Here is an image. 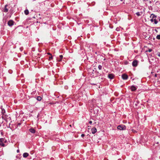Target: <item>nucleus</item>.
<instances>
[{"mask_svg": "<svg viewBox=\"0 0 160 160\" xmlns=\"http://www.w3.org/2000/svg\"><path fill=\"white\" fill-rule=\"evenodd\" d=\"M70 127H71V125H70Z\"/></svg>", "mask_w": 160, "mask_h": 160, "instance_id": "nucleus-30", "label": "nucleus"}, {"mask_svg": "<svg viewBox=\"0 0 160 160\" xmlns=\"http://www.w3.org/2000/svg\"><path fill=\"white\" fill-rule=\"evenodd\" d=\"M159 0V1H158V2H160V3L159 4H160V0Z\"/></svg>", "mask_w": 160, "mask_h": 160, "instance_id": "nucleus-29", "label": "nucleus"}, {"mask_svg": "<svg viewBox=\"0 0 160 160\" xmlns=\"http://www.w3.org/2000/svg\"><path fill=\"white\" fill-rule=\"evenodd\" d=\"M152 49H148V51L149 52H152Z\"/></svg>", "mask_w": 160, "mask_h": 160, "instance_id": "nucleus-21", "label": "nucleus"}, {"mask_svg": "<svg viewBox=\"0 0 160 160\" xmlns=\"http://www.w3.org/2000/svg\"><path fill=\"white\" fill-rule=\"evenodd\" d=\"M142 13V12H138L136 13V14L137 16H140Z\"/></svg>", "mask_w": 160, "mask_h": 160, "instance_id": "nucleus-15", "label": "nucleus"}, {"mask_svg": "<svg viewBox=\"0 0 160 160\" xmlns=\"http://www.w3.org/2000/svg\"><path fill=\"white\" fill-rule=\"evenodd\" d=\"M8 6V5H6L5 6L4 8V9L3 11L4 12H8V10L7 8V7Z\"/></svg>", "mask_w": 160, "mask_h": 160, "instance_id": "nucleus-11", "label": "nucleus"}, {"mask_svg": "<svg viewBox=\"0 0 160 160\" xmlns=\"http://www.w3.org/2000/svg\"><path fill=\"white\" fill-rule=\"evenodd\" d=\"M92 132V134H94L97 132V129L96 128L94 127L91 129Z\"/></svg>", "mask_w": 160, "mask_h": 160, "instance_id": "nucleus-7", "label": "nucleus"}, {"mask_svg": "<svg viewBox=\"0 0 160 160\" xmlns=\"http://www.w3.org/2000/svg\"><path fill=\"white\" fill-rule=\"evenodd\" d=\"M7 142V140L4 138H0V145L2 147L5 146L4 143Z\"/></svg>", "mask_w": 160, "mask_h": 160, "instance_id": "nucleus-2", "label": "nucleus"}, {"mask_svg": "<svg viewBox=\"0 0 160 160\" xmlns=\"http://www.w3.org/2000/svg\"><path fill=\"white\" fill-rule=\"evenodd\" d=\"M81 136L82 137H83L85 136V135L84 134H81Z\"/></svg>", "mask_w": 160, "mask_h": 160, "instance_id": "nucleus-22", "label": "nucleus"}, {"mask_svg": "<svg viewBox=\"0 0 160 160\" xmlns=\"http://www.w3.org/2000/svg\"><path fill=\"white\" fill-rule=\"evenodd\" d=\"M5 110L3 108H2V114H5Z\"/></svg>", "mask_w": 160, "mask_h": 160, "instance_id": "nucleus-16", "label": "nucleus"}, {"mask_svg": "<svg viewBox=\"0 0 160 160\" xmlns=\"http://www.w3.org/2000/svg\"><path fill=\"white\" fill-rule=\"evenodd\" d=\"M28 155V154L27 152H25L23 154V156L24 158H27Z\"/></svg>", "mask_w": 160, "mask_h": 160, "instance_id": "nucleus-12", "label": "nucleus"}, {"mask_svg": "<svg viewBox=\"0 0 160 160\" xmlns=\"http://www.w3.org/2000/svg\"><path fill=\"white\" fill-rule=\"evenodd\" d=\"M29 131L32 133H35V130L33 128H30L29 129Z\"/></svg>", "mask_w": 160, "mask_h": 160, "instance_id": "nucleus-13", "label": "nucleus"}, {"mask_svg": "<svg viewBox=\"0 0 160 160\" xmlns=\"http://www.w3.org/2000/svg\"><path fill=\"white\" fill-rule=\"evenodd\" d=\"M150 18H151L150 19V21L152 22H154V23L155 24H157L158 22V21L156 20V16L154 14H152L151 15V16H150Z\"/></svg>", "mask_w": 160, "mask_h": 160, "instance_id": "nucleus-1", "label": "nucleus"}, {"mask_svg": "<svg viewBox=\"0 0 160 160\" xmlns=\"http://www.w3.org/2000/svg\"><path fill=\"white\" fill-rule=\"evenodd\" d=\"M143 0L145 2H147V1H149V0Z\"/></svg>", "mask_w": 160, "mask_h": 160, "instance_id": "nucleus-26", "label": "nucleus"}, {"mask_svg": "<svg viewBox=\"0 0 160 160\" xmlns=\"http://www.w3.org/2000/svg\"><path fill=\"white\" fill-rule=\"evenodd\" d=\"M63 58V56L62 55H60L59 56V58H57V60L58 62H60L62 61V60Z\"/></svg>", "mask_w": 160, "mask_h": 160, "instance_id": "nucleus-6", "label": "nucleus"}, {"mask_svg": "<svg viewBox=\"0 0 160 160\" xmlns=\"http://www.w3.org/2000/svg\"><path fill=\"white\" fill-rule=\"evenodd\" d=\"M114 75L112 74H109L108 75V77L110 79H112L114 78Z\"/></svg>", "mask_w": 160, "mask_h": 160, "instance_id": "nucleus-9", "label": "nucleus"}, {"mask_svg": "<svg viewBox=\"0 0 160 160\" xmlns=\"http://www.w3.org/2000/svg\"><path fill=\"white\" fill-rule=\"evenodd\" d=\"M117 129L120 130H125L126 129V127L123 125H120L117 127Z\"/></svg>", "mask_w": 160, "mask_h": 160, "instance_id": "nucleus-3", "label": "nucleus"}, {"mask_svg": "<svg viewBox=\"0 0 160 160\" xmlns=\"http://www.w3.org/2000/svg\"><path fill=\"white\" fill-rule=\"evenodd\" d=\"M122 78L123 79L126 80L128 78V76L126 74H123L122 76Z\"/></svg>", "mask_w": 160, "mask_h": 160, "instance_id": "nucleus-4", "label": "nucleus"}, {"mask_svg": "<svg viewBox=\"0 0 160 160\" xmlns=\"http://www.w3.org/2000/svg\"><path fill=\"white\" fill-rule=\"evenodd\" d=\"M156 38L158 39H160V35H158L156 36Z\"/></svg>", "mask_w": 160, "mask_h": 160, "instance_id": "nucleus-18", "label": "nucleus"}, {"mask_svg": "<svg viewBox=\"0 0 160 160\" xmlns=\"http://www.w3.org/2000/svg\"><path fill=\"white\" fill-rule=\"evenodd\" d=\"M8 24L10 26H12L13 24V22L12 20H9L8 22Z\"/></svg>", "mask_w": 160, "mask_h": 160, "instance_id": "nucleus-8", "label": "nucleus"}, {"mask_svg": "<svg viewBox=\"0 0 160 160\" xmlns=\"http://www.w3.org/2000/svg\"><path fill=\"white\" fill-rule=\"evenodd\" d=\"M157 74H155V77H157Z\"/></svg>", "mask_w": 160, "mask_h": 160, "instance_id": "nucleus-28", "label": "nucleus"}, {"mask_svg": "<svg viewBox=\"0 0 160 160\" xmlns=\"http://www.w3.org/2000/svg\"><path fill=\"white\" fill-rule=\"evenodd\" d=\"M25 14L26 15H28L29 14V11L28 9H26L24 11Z\"/></svg>", "mask_w": 160, "mask_h": 160, "instance_id": "nucleus-14", "label": "nucleus"}, {"mask_svg": "<svg viewBox=\"0 0 160 160\" xmlns=\"http://www.w3.org/2000/svg\"><path fill=\"white\" fill-rule=\"evenodd\" d=\"M42 99L41 97L38 96L37 98V100L38 101H40Z\"/></svg>", "mask_w": 160, "mask_h": 160, "instance_id": "nucleus-17", "label": "nucleus"}, {"mask_svg": "<svg viewBox=\"0 0 160 160\" xmlns=\"http://www.w3.org/2000/svg\"><path fill=\"white\" fill-rule=\"evenodd\" d=\"M47 54H48L50 55L51 56L52 55V54L50 53H48Z\"/></svg>", "mask_w": 160, "mask_h": 160, "instance_id": "nucleus-25", "label": "nucleus"}, {"mask_svg": "<svg viewBox=\"0 0 160 160\" xmlns=\"http://www.w3.org/2000/svg\"><path fill=\"white\" fill-rule=\"evenodd\" d=\"M89 123L90 124H91L92 123V122L91 121H90L89 122Z\"/></svg>", "mask_w": 160, "mask_h": 160, "instance_id": "nucleus-23", "label": "nucleus"}, {"mask_svg": "<svg viewBox=\"0 0 160 160\" xmlns=\"http://www.w3.org/2000/svg\"><path fill=\"white\" fill-rule=\"evenodd\" d=\"M52 58H53L52 56V55H51V57H49V60H50L51 59H52Z\"/></svg>", "mask_w": 160, "mask_h": 160, "instance_id": "nucleus-20", "label": "nucleus"}, {"mask_svg": "<svg viewBox=\"0 0 160 160\" xmlns=\"http://www.w3.org/2000/svg\"><path fill=\"white\" fill-rule=\"evenodd\" d=\"M158 56L160 57V52H159L158 53Z\"/></svg>", "mask_w": 160, "mask_h": 160, "instance_id": "nucleus-24", "label": "nucleus"}, {"mask_svg": "<svg viewBox=\"0 0 160 160\" xmlns=\"http://www.w3.org/2000/svg\"><path fill=\"white\" fill-rule=\"evenodd\" d=\"M98 68L99 70H101L102 68V66L101 65H99L98 66Z\"/></svg>", "mask_w": 160, "mask_h": 160, "instance_id": "nucleus-19", "label": "nucleus"}, {"mask_svg": "<svg viewBox=\"0 0 160 160\" xmlns=\"http://www.w3.org/2000/svg\"><path fill=\"white\" fill-rule=\"evenodd\" d=\"M19 152V150H17V152Z\"/></svg>", "mask_w": 160, "mask_h": 160, "instance_id": "nucleus-27", "label": "nucleus"}, {"mask_svg": "<svg viewBox=\"0 0 160 160\" xmlns=\"http://www.w3.org/2000/svg\"><path fill=\"white\" fill-rule=\"evenodd\" d=\"M131 89L132 91H135L137 89V88L134 86H132L131 88Z\"/></svg>", "mask_w": 160, "mask_h": 160, "instance_id": "nucleus-10", "label": "nucleus"}, {"mask_svg": "<svg viewBox=\"0 0 160 160\" xmlns=\"http://www.w3.org/2000/svg\"><path fill=\"white\" fill-rule=\"evenodd\" d=\"M138 62L137 60H134L133 61L132 63V65L134 67H136L137 66Z\"/></svg>", "mask_w": 160, "mask_h": 160, "instance_id": "nucleus-5", "label": "nucleus"}]
</instances>
